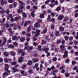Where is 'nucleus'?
<instances>
[{"mask_svg": "<svg viewBox=\"0 0 78 78\" xmlns=\"http://www.w3.org/2000/svg\"><path fill=\"white\" fill-rule=\"evenodd\" d=\"M18 53H22L21 54L22 56H24L25 53L23 52V49H20L18 51Z\"/></svg>", "mask_w": 78, "mask_h": 78, "instance_id": "4", "label": "nucleus"}, {"mask_svg": "<svg viewBox=\"0 0 78 78\" xmlns=\"http://www.w3.org/2000/svg\"><path fill=\"white\" fill-rule=\"evenodd\" d=\"M40 17V18L42 19L44 17V15L43 14H41Z\"/></svg>", "mask_w": 78, "mask_h": 78, "instance_id": "28", "label": "nucleus"}, {"mask_svg": "<svg viewBox=\"0 0 78 78\" xmlns=\"http://www.w3.org/2000/svg\"><path fill=\"white\" fill-rule=\"evenodd\" d=\"M34 27L36 28H39V27H40V24H39L38 22H37L34 25Z\"/></svg>", "mask_w": 78, "mask_h": 78, "instance_id": "8", "label": "nucleus"}, {"mask_svg": "<svg viewBox=\"0 0 78 78\" xmlns=\"http://www.w3.org/2000/svg\"><path fill=\"white\" fill-rule=\"evenodd\" d=\"M55 34L56 36H59V31H56L55 32Z\"/></svg>", "mask_w": 78, "mask_h": 78, "instance_id": "34", "label": "nucleus"}, {"mask_svg": "<svg viewBox=\"0 0 78 78\" xmlns=\"http://www.w3.org/2000/svg\"><path fill=\"white\" fill-rule=\"evenodd\" d=\"M10 54L11 55H12V56H14L15 55V53L13 51L11 52H10Z\"/></svg>", "mask_w": 78, "mask_h": 78, "instance_id": "24", "label": "nucleus"}, {"mask_svg": "<svg viewBox=\"0 0 78 78\" xmlns=\"http://www.w3.org/2000/svg\"><path fill=\"white\" fill-rule=\"evenodd\" d=\"M14 26V29L15 30H17V27L18 28V29H21L22 28V27H20V25H19V24H16V25L15 24H11L10 27H12Z\"/></svg>", "mask_w": 78, "mask_h": 78, "instance_id": "1", "label": "nucleus"}, {"mask_svg": "<svg viewBox=\"0 0 78 78\" xmlns=\"http://www.w3.org/2000/svg\"><path fill=\"white\" fill-rule=\"evenodd\" d=\"M22 10L20 9H19L17 11V12L18 13H21V12H22Z\"/></svg>", "mask_w": 78, "mask_h": 78, "instance_id": "40", "label": "nucleus"}, {"mask_svg": "<svg viewBox=\"0 0 78 78\" xmlns=\"http://www.w3.org/2000/svg\"><path fill=\"white\" fill-rule=\"evenodd\" d=\"M33 28V27L32 26L28 27L27 29L28 31V32L30 31L32 28Z\"/></svg>", "mask_w": 78, "mask_h": 78, "instance_id": "10", "label": "nucleus"}, {"mask_svg": "<svg viewBox=\"0 0 78 78\" xmlns=\"http://www.w3.org/2000/svg\"><path fill=\"white\" fill-rule=\"evenodd\" d=\"M65 47H66V46L63 44H62L60 46L61 49H62V48H65Z\"/></svg>", "mask_w": 78, "mask_h": 78, "instance_id": "17", "label": "nucleus"}, {"mask_svg": "<svg viewBox=\"0 0 78 78\" xmlns=\"http://www.w3.org/2000/svg\"><path fill=\"white\" fill-rule=\"evenodd\" d=\"M61 9V7H58L56 9H55L56 11H59Z\"/></svg>", "mask_w": 78, "mask_h": 78, "instance_id": "33", "label": "nucleus"}, {"mask_svg": "<svg viewBox=\"0 0 78 78\" xmlns=\"http://www.w3.org/2000/svg\"><path fill=\"white\" fill-rule=\"evenodd\" d=\"M19 3H20V5H23V6H25V4L23 3V2H22V1H19Z\"/></svg>", "mask_w": 78, "mask_h": 78, "instance_id": "14", "label": "nucleus"}, {"mask_svg": "<svg viewBox=\"0 0 78 78\" xmlns=\"http://www.w3.org/2000/svg\"><path fill=\"white\" fill-rule=\"evenodd\" d=\"M27 36L30 37V36H31V34L30 33H28L27 34Z\"/></svg>", "mask_w": 78, "mask_h": 78, "instance_id": "58", "label": "nucleus"}, {"mask_svg": "<svg viewBox=\"0 0 78 78\" xmlns=\"http://www.w3.org/2000/svg\"><path fill=\"white\" fill-rule=\"evenodd\" d=\"M13 44L15 47H17L18 46V44L17 43V42H14Z\"/></svg>", "mask_w": 78, "mask_h": 78, "instance_id": "26", "label": "nucleus"}, {"mask_svg": "<svg viewBox=\"0 0 78 78\" xmlns=\"http://www.w3.org/2000/svg\"><path fill=\"white\" fill-rule=\"evenodd\" d=\"M38 49L40 51H41V50H42V47H41V46H38Z\"/></svg>", "mask_w": 78, "mask_h": 78, "instance_id": "29", "label": "nucleus"}, {"mask_svg": "<svg viewBox=\"0 0 78 78\" xmlns=\"http://www.w3.org/2000/svg\"><path fill=\"white\" fill-rule=\"evenodd\" d=\"M30 6L29 5H27L26 7L27 9H30Z\"/></svg>", "mask_w": 78, "mask_h": 78, "instance_id": "57", "label": "nucleus"}, {"mask_svg": "<svg viewBox=\"0 0 78 78\" xmlns=\"http://www.w3.org/2000/svg\"><path fill=\"white\" fill-rule=\"evenodd\" d=\"M64 38L66 40H68L69 39V37L68 36H65Z\"/></svg>", "mask_w": 78, "mask_h": 78, "instance_id": "41", "label": "nucleus"}, {"mask_svg": "<svg viewBox=\"0 0 78 78\" xmlns=\"http://www.w3.org/2000/svg\"><path fill=\"white\" fill-rule=\"evenodd\" d=\"M72 47L70 46H69L67 47V49L69 50H70L71 49H72Z\"/></svg>", "mask_w": 78, "mask_h": 78, "instance_id": "36", "label": "nucleus"}, {"mask_svg": "<svg viewBox=\"0 0 78 78\" xmlns=\"http://www.w3.org/2000/svg\"><path fill=\"white\" fill-rule=\"evenodd\" d=\"M5 66L6 67L5 68H9V66L7 65V64H5Z\"/></svg>", "mask_w": 78, "mask_h": 78, "instance_id": "51", "label": "nucleus"}, {"mask_svg": "<svg viewBox=\"0 0 78 78\" xmlns=\"http://www.w3.org/2000/svg\"><path fill=\"white\" fill-rule=\"evenodd\" d=\"M64 18V16L62 15H59L58 18V19L59 20H62Z\"/></svg>", "mask_w": 78, "mask_h": 78, "instance_id": "6", "label": "nucleus"}, {"mask_svg": "<svg viewBox=\"0 0 78 78\" xmlns=\"http://www.w3.org/2000/svg\"><path fill=\"white\" fill-rule=\"evenodd\" d=\"M64 53H65V55H63V58H66V57H67V56H68L67 55L68 52L67 51H66L65 52H64Z\"/></svg>", "mask_w": 78, "mask_h": 78, "instance_id": "7", "label": "nucleus"}, {"mask_svg": "<svg viewBox=\"0 0 78 78\" xmlns=\"http://www.w3.org/2000/svg\"><path fill=\"white\" fill-rule=\"evenodd\" d=\"M50 0H48L46 1L45 2V5H48V3L50 2Z\"/></svg>", "mask_w": 78, "mask_h": 78, "instance_id": "27", "label": "nucleus"}, {"mask_svg": "<svg viewBox=\"0 0 78 78\" xmlns=\"http://www.w3.org/2000/svg\"><path fill=\"white\" fill-rule=\"evenodd\" d=\"M69 19V18L67 17H65L63 20L64 22H66Z\"/></svg>", "mask_w": 78, "mask_h": 78, "instance_id": "18", "label": "nucleus"}, {"mask_svg": "<svg viewBox=\"0 0 78 78\" xmlns=\"http://www.w3.org/2000/svg\"><path fill=\"white\" fill-rule=\"evenodd\" d=\"M73 42L72 41H69V45H73Z\"/></svg>", "mask_w": 78, "mask_h": 78, "instance_id": "53", "label": "nucleus"}, {"mask_svg": "<svg viewBox=\"0 0 78 78\" xmlns=\"http://www.w3.org/2000/svg\"><path fill=\"white\" fill-rule=\"evenodd\" d=\"M4 3H3V0H1V5H3Z\"/></svg>", "mask_w": 78, "mask_h": 78, "instance_id": "47", "label": "nucleus"}, {"mask_svg": "<svg viewBox=\"0 0 78 78\" xmlns=\"http://www.w3.org/2000/svg\"><path fill=\"white\" fill-rule=\"evenodd\" d=\"M3 42L1 44V46H2V45H4L6 43V38L5 37H3Z\"/></svg>", "mask_w": 78, "mask_h": 78, "instance_id": "3", "label": "nucleus"}, {"mask_svg": "<svg viewBox=\"0 0 78 78\" xmlns=\"http://www.w3.org/2000/svg\"><path fill=\"white\" fill-rule=\"evenodd\" d=\"M42 50L44 51H45L46 52V53H47V57H48L49 56H50V54L49 53H48V51L49 50V48H46V47H45L43 48L42 49Z\"/></svg>", "mask_w": 78, "mask_h": 78, "instance_id": "2", "label": "nucleus"}, {"mask_svg": "<svg viewBox=\"0 0 78 78\" xmlns=\"http://www.w3.org/2000/svg\"><path fill=\"white\" fill-rule=\"evenodd\" d=\"M39 66V64L38 63L36 64L34 66V68H37L38 66Z\"/></svg>", "mask_w": 78, "mask_h": 78, "instance_id": "30", "label": "nucleus"}, {"mask_svg": "<svg viewBox=\"0 0 78 78\" xmlns=\"http://www.w3.org/2000/svg\"><path fill=\"white\" fill-rule=\"evenodd\" d=\"M51 15L52 16V17H54L55 16V14L53 12H51Z\"/></svg>", "mask_w": 78, "mask_h": 78, "instance_id": "48", "label": "nucleus"}, {"mask_svg": "<svg viewBox=\"0 0 78 78\" xmlns=\"http://www.w3.org/2000/svg\"><path fill=\"white\" fill-rule=\"evenodd\" d=\"M42 43H41V44H46L47 43V41H44V40H42Z\"/></svg>", "mask_w": 78, "mask_h": 78, "instance_id": "25", "label": "nucleus"}, {"mask_svg": "<svg viewBox=\"0 0 78 78\" xmlns=\"http://www.w3.org/2000/svg\"><path fill=\"white\" fill-rule=\"evenodd\" d=\"M23 23H24V21H23L22 22H21L20 25H21V26H23V25H24Z\"/></svg>", "mask_w": 78, "mask_h": 78, "instance_id": "64", "label": "nucleus"}, {"mask_svg": "<svg viewBox=\"0 0 78 78\" xmlns=\"http://www.w3.org/2000/svg\"><path fill=\"white\" fill-rule=\"evenodd\" d=\"M22 61H23V57H21L19 58L18 62H22Z\"/></svg>", "mask_w": 78, "mask_h": 78, "instance_id": "13", "label": "nucleus"}, {"mask_svg": "<svg viewBox=\"0 0 78 78\" xmlns=\"http://www.w3.org/2000/svg\"><path fill=\"white\" fill-rule=\"evenodd\" d=\"M9 48H14V45H9Z\"/></svg>", "mask_w": 78, "mask_h": 78, "instance_id": "42", "label": "nucleus"}, {"mask_svg": "<svg viewBox=\"0 0 78 78\" xmlns=\"http://www.w3.org/2000/svg\"><path fill=\"white\" fill-rule=\"evenodd\" d=\"M4 60L5 62H9V61H8V59H7V58H5Z\"/></svg>", "mask_w": 78, "mask_h": 78, "instance_id": "55", "label": "nucleus"}, {"mask_svg": "<svg viewBox=\"0 0 78 78\" xmlns=\"http://www.w3.org/2000/svg\"><path fill=\"white\" fill-rule=\"evenodd\" d=\"M39 59L38 58H34L33 59V62H38Z\"/></svg>", "mask_w": 78, "mask_h": 78, "instance_id": "12", "label": "nucleus"}, {"mask_svg": "<svg viewBox=\"0 0 78 78\" xmlns=\"http://www.w3.org/2000/svg\"><path fill=\"white\" fill-rule=\"evenodd\" d=\"M16 62H13L12 63V65H16Z\"/></svg>", "mask_w": 78, "mask_h": 78, "instance_id": "56", "label": "nucleus"}, {"mask_svg": "<svg viewBox=\"0 0 78 78\" xmlns=\"http://www.w3.org/2000/svg\"><path fill=\"white\" fill-rule=\"evenodd\" d=\"M73 37H70L69 38V41H72L73 40Z\"/></svg>", "mask_w": 78, "mask_h": 78, "instance_id": "46", "label": "nucleus"}, {"mask_svg": "<svg viewBox=\"0 0 78 78\" xmlns=\"http://www.w3.org/2000/svg\"><path fill=\"white\" fill-rule=\"evenodd\" d=\"M6 12L7 14H8L9 13V10H6Z\"/></svg>", "mask_w": 78, "mask_h": 78, "instance_id": "62", "label": "nucleus"}, {"mask_svg": "<svg viewBox=\"0 0 78 78\" xmlns=\"http://www.w3.org/2000/svg\"><path fill=\"white\" fill-rule=\"evenodd\" d=\"M78 42L75 40H74V43L75 45H76L78 44Z\"/></svg>", "mask_w": 78, "mask_h": 78, "instance_id": "38", "label": "nucleus"}, {"mask_svg": "<svg viewBox=\"0 0 78 78\" xmlns=\"http://www.w3.org/2000/svg\"><path fill=\"white\" fill-rule=\"evenodd\" d=\"M27 25H28V23L27 22L25 23V24H24V27H26V26H27Z\"/></svg>", "mask_w": 78, "mask_h": 78, "instance_id": "63", "label": "nucleus"}, {"mask_svg": "<svg viewBox=\"0 0 78 78\" xmlns=\"http://www.w3.org/2000/svg\"><path fill=\"white\" fill-rule=\"evenodd\" d=\"M9 18H12V17H13V16H12V14H10L9 15Z\"/></svg>", "mask_w": 78, "mask_h": 78, "instance_id": "50", "label": "nucleus"}, {"mask_svg": "<svg viewBox=\"0 0 78 78\" xmlns=\"http://www.w3.org/2000/svg\"><path fill=\"white\" fill-rule=\"evenodd\" d=\"M3 75H4L3 76V77H4V78H5V77H6V76L8 75H9V74L8 73H7L5 72L3 73Z\"/></svg>", "mask_w": 78, "mask_h": 78, "instance_id": "9", "label": "nucleus"}, {"mask_svg": "<svg viewBox=\"0 0 78 78\" xmlns=\"http://www.w3.org/2000/svg\"><path fill=\"white\" fill-rule=\"evenodd\" d=\"M11 69H12L13 72H18V70L16 69L15 68L13 67H11Z\"/></svg>", "mask_w": 78, "mask_h": 78, "instance_id": "11", "label": "nucleus"}, {"mask_svg": "<svg viewBox=\"0 0 78 78\" xmlns=\"http://www.w3.org/2000/svg\"><path fill=\"white\" fill-rule=\"evenodd\" d=\"M22 14H23V16L24 17H27V15L24 12H23Z\"/></svg>", "mask_w": 78, "mask_h": 78, "instance_id": "32", "label": "nucleus"}, {"mask_svg": "<svg viewBox=\"0 0 78 78\" xmlns=\"http://www.w3.org/2000/svg\"><path fill=\"white\" fill-rule=\"evenodd\" d=\"M33 49V47L32 46H30L29 47V50H28V52H29L30 51H31V50H32Z\"/></svg>", "mask_w": 78, "mask_h": 78, "instance_id": "19", "label": "nucleus"}, {"mask_svg": "<svg viewBox=\"0 0 78 78\" xmlns=\"http://www.w3.org/2000/svg\"><path fill=\"white\" fill-rule=\"evenodd\" d=\"M69 75H70V73H65V76L66 77H69Z\"/></svg>", "mask_w": 78, "mask_h": 78, "instance_id": "35", "label": "nucleus"}, {"mask_svg": "<svg viewBox=\"0 0 78 78\" xmlns=\"http://www.w3.org/2000/svg\"><path fill=\"white\" fill-rule=\"evenodd\" d=\"M8 68H5V71H6V72H7L8 73H9L10 72H11V71H10L9 70H8Z\"/></svg>", "mask_w": 78, "mask_h": 78, "instance_id": "16", "label": "nucleus"}, {"mask_svg": "<svg viewBox=\"0 0 78 78\" xmlns=\"http://www.w3.org/2000/svg\"><path fill=\"white\" fill-rule=\"evenodd\" d=\"M41 32V30H36L35 33L36 34H39V33Z\"/></svg>", "mask_w": 78, "mask_h": 78, "instance_id": "21", "label": "nucleus"}, {"mask_svg": "<svg viewBox=\"0 0 78 78\" xmlns=\"http://www.w3.org/2000/svg\"><path fill=\"white\" fill-rule=\"evenodd\" d=\"M54 25H51V29H52V30H53V29H54Z\"/></svg>", "mask_w": 78, "mask_h": 78, "instance_id": "54", "label": "nucleus"}, {"mask_svg": "<svg viewBox=\"0 0 78 78\" xmlns=\"http://www.w3.org/2000/svg\"><path fill=\"white\" fill-rule=\"evenodd\" d=\"M51 19V17H50V15H49L48 16V20H50Z\"/></svg>", "mask_w": 78, "mask_h": 78, "instance_id": "52", "label": "nucleus"}, {"mask_svg": "<svg viewBox=\"0 0 78 78\" xmlns=\"http://www.w3.org/2000/svg\"><path fill=\"white\" fill-rule=\"evenodd\" d=\"M8 1L9 3H13V2H14V0H8Z\"/></svg>", "mask_w": 78, "mask_h": 78, "instance_id": "39", "label": "nucleus"}, {"mask_svg": "<svg viewBox=\"0 0 78 78\" xmlns=\"http://www.w3.org/2000/svg\"><path fill=\"white\" fill-rule=\"evenodd\" d=\"M19 38H20V36H19L18 37H16V36H14L13 37V38H12V39L13 40H16V41H17V40H18L19 39Z\"/></svg>", "mask_w": 78, "mask_h": 78, "instance_id": "5", "label": "nucleus"}, {"mask_svg": "<svg viewBox=\"0 0 78 78\" xmlns=\"http://www.w3.org/2000/svg\"><path fill=\"white\" fill-rule=\"evenodd\" d=\"M42 13H43V14H46V11H45V10L43 11Z\"/></svg>", "mask_w": 78, "mask_h": 78, "instance_id": "61", "label": "nucleus"}, {"mask_svg": "<svg viewBox=\"0 0 78 78\" xmlns=\"http://www.w3.org/2000/svg\"><path fill=\"white\" fill-rule=\"evenodd\" d=\"M70 61V59L69 58H67L66 60V63H68Z\"/></svg>", "mask_w": 78, "mask_h": 78, "instance_id": "43", "label": "nucleus"}, {"mask_svg": "<svg viewBox=\"0 0 78 78\" xmlns=\"http://www.w3.org/2000/svg\"><path fill=\"white\" fill-rule=\"evenodd\" d=\"M49 6H50L51 8L53 7L54 6H55V4H48Z\"/></svg>", "mask_w": 78, "mask_h": 78, "instance_id": "22", "label": "nucleus"}, {"mask_svg": "<svg viewBox=\"0 0 78 78\" xmlns=\"http://www.w3.org/2000/svg\"><path fill=\"white\" fill-rule=\"evenodd\" d=\"M3 54L5 56H8L9 55L8 53L6 52H4Z\"/></svg>", "mask_w": 78, "mask_h": 78, "instance_id": "20", "label": "nucleus"}, {"mask_svg": "<svg viewBox=\"0 0 78 78\" xmlns=\"http://www.w3.org/2000/svg\"><path fill=\"white\" fill-rule=\"evenodd\" d=\"M8 30L9 31L10 33H12V29H11V28H9V29H8Z\"/></svg>", "mask_w": 78, "mask_h": 78, "instance_id": "45", "label": "nucleus"}, {"mask_svg": "<svg viewBox=\"0 0 78 78\" xmlns=\"http://www.w3.org/2000/svg\"><path fill=\"white\" fill-rule=\"evenodd\" d=\"M40 71H42V69L44 68V66H43V65L42 64H41L40 65Z\"/></svg>", "mask_w": 78, "mask_h": 78, "instance_id": "15", "label": "nucleus"}, {"mask_svg": "<svg viewBox=\"0 0 78 78\" xmlns=\"http://www.w3.org/2000/svg\"><path fill=\"white\" fill-rule=\"evenodd\" d=\"M20 41L21 42H23L25 41V38L24 37H21L20 39Z\"/></svg>", "mask_w": 78, "mask_h": 78, "instance_id": "23", "label": "nucleus"}, {"mask_svg": "<svg viewBox=\"0 0 78 78\" xmlns=\"http://www.w3.org/2000/svg\"><path fill=\"white\" fill-rule=\"evenodd\" d=\"M0 12L1 13V14H4V13L5 12V10L1 11Z\"/></svg>", "mask_w": 78, "mask_h": 78, "instance_id": "49", "label": "nucleus"}, {"mask_svg": "<svg viewBox=\"0 0 78 78\" xmlns=\"http://www.w3.org/2000/svg\"><path fill=\"white\" fill-rule=\"evenodd\" d=\"M53 61H57V58L56 57H54L52 59Z\"/></svg>", "mask_w": 78, "mask_h": 78, "instance_id": "37", "label": "nucleus"}, {"mask_svg": "<svg viewBox=\"0 0 78 78\" xmlns=\"http://www.w3.org/2000/svg\"><path fill=\"white\" fill-rule=\"evenodd\" d=\"M59 30L60 31H64V29L62 27H60Z\"/></svg>", "mask_w": 78, "mask_h": 78, "instance_id": "31", "label": "nucleus"}, {"mask_svg": "<svg viewBox=\"0 0 78 78\" xmlns=\"http://www.w3.org/2000/svg\"><path fill=\"white\" fill-rule=\"evenodd\" d=\"M32 62L31 61H30L28 62V65L30 66V65H31L32 64Z\"/></svg>", "mask_w": 78, "mask_h": 78, "instance_id": "44", "label": "nucleus"}, {"mask_svg": "<svg viewBox=\"0 0 78 78\" xmlns=\"http://www.w3.org/2000/svg\"><path fill=\"white\" fill-rule=\"evenodd\" d=\"M72 64L73 65H75V64H76V62H75V61H73L72 62Z\"/></svg>", "mask_w": 78, "mask_h": 78, "instance_id": "60", "label": "nucleus"}, {"mask_svg": "<svg viewBox=\"0 0 78 78\" xmlns=\"http://www.w3.org/2000/svg\"><path fill=\"white\" fill-rule=\"evenodd\" d=\"M39 35V34H36L35 35V37H38V36Z\"/></svg>", "mask_w": 78, "mask_h": 78, "instance_id": "59", "label": "nucleus"}]
</instances>
